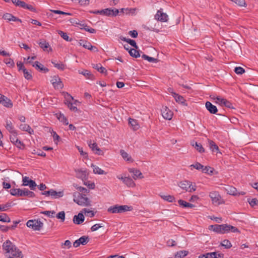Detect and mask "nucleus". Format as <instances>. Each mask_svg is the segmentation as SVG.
I'll return each instance as SVG.
<instances>
[{
    "label": "nucleus",
    "mask_w": 258,
    "mask_h": 258,
    "mask_svg": "<svg viewBox=\"0 0 258 258\" xmlns=\"http://www.w3.org/2000/svg\"><path fill=\"white\" fill-rule=\"evenodd\" d=\"M128 124L134 131L138 130L140 127L139 124H138L137 120L135 119L129 118Z\"/></svg>",
    "instance_id": "obj_22"
},
{
    "label": "nucleus",
    "mask_w": 258,
    "mask_h": 258,
    "mask_svg": "<svg viewBox=\"0 0 258 258\" xmlns=\"http://www.w3.org/2000/svg\"><path fill=\"white\" fill-rule=\"evenodd\" d=\"M173 96L174 97L176 102L180 103L181 104L184 103L185 100L182 96L175 93H173Z\"/></svg>",
    "instance_id": "obj_37"
},
{
    "label": "nucleus",
    "mask_w": 258,
    "mask_h": 258,
    "mask_svg": "<svg viewBox=\"0 0 258 258\" xmlns=\"http://www.w3.org/2000/svg\"><path fill=\"white\" fill-rule=\"evenodd\" d=\"M65 213L64 211H61L56 214V218L60 219L61 222H63L65 219Z\"/></svg>",
    "instance_id": "obj_55"
},
{
    "label": "nucleus",
    "mask_w": 258,
    "mask_h": 258,
    "mask_svg": "<svg viewBox=\"0 0 258 258\" xmlns=\"http://www.w3.org/2000/svg\"><path fill=\"white\" fill-rule=\"evenodd\" d=\"M50 196L54 198H60L63 196V192L62 191L57 192L53 189H50Z\"/></svg>",
    "instance_id": "obj_34"
},
{
    "label": "nucleus",
    "mask_w": 258,
    "mask_h": 258,
    "mask_svg": "<svg viewBox=\"0 0 258 258\" xmlns=\"http://www.w3.org/2000/svg\"><path fill=\"white\" fill-rule=\"evenodd\" d=\"M228 228L227 229V233L229 231H232L233 232H238L239 233L240 231L238 230V228H237L236 227L233 226L232 225H228Z\"/></svg>",
    "instance_id": "obj_57"
},
{
    "label": "nucleus",
    "mask_w": 258,
    "mask_h": 258,
    "mask_svg": "<svg viewBox=\"0 0 258 258\" xmlns=\"http://www.w3.org/2000/svg\"><path fill=\"white\" fill-rule=\"evenodd\" d=\"M191 166L194 167L195 168L198 170L203 169V168H204V166L198 162L196 163L195 164L191 165Z\"/></svg>",
    "instance_id": "obj_64"
},
{
    "label": "nucleus",
    "mask_w": 258,
    "mask_h": 258,
    "mask_svg": "<svg viewBox=\"0 0 258 258\" xmlns=\"http://www.w3.org/2000/svg\"><path fill=\"white\" fill-rule=\"evenodd\" d=\"M10 194L12 196L20 197H28L33 198L35 196V194L27 188L21 189L20 188H13L10 190Z\"/></svg>",
    "instance_id": "obj_3"
},
{
    "label": "nucleus",
    "mask_w": 258,
    "mask_h": 258,
    "mask_svg": "<svg viewBox=\"0 0 258 258\" xmlns=\"http://www.w3.org/2000/svg\"><path fill=\"white\" fill-rule=\"evenodd\" d=\"M4 62L8 65H9L10 67H13L15 66V63L14 60L11 58H6L4 60Z\"/></svg>",
    "instance_id": "obj_58"
},
{
    "label": "nucleus",
    "mask_w": 258,
    "mask_h": 258,
    "mask_svg": "<svg viewBox=\"0 0 258 258\" xmlns=\"http://www.w3.org/2000/svg\"><path fill=\"white\" fill-rule=\"evenodd\" d=\"M222 102L221 104L222 106H225L228 108L233 109L234 107H233L232 104L228 100L224 99V100H222Z\"/></svg>",
    "instance_id": "obj_42"
},
{
    "label": "nucleus",
    "mask_w": 258,
    "mask_h": 258,
    "mask_svg": "<svg viewBox=\"0 0 258 258\" xmlns=\"http://www.w3.org/2000/svg\"><path fill=\"white\" fill-rule=\"evenodd\" d=\"M39 46L43 49L44 51H51L52 49L48 42L44 39H40L38 42Z\"/></svg>",
    "instance_id": "obj_16"
},
{
    "label": "nucleus",
    "mask_w": 258,
    "mask_h": 258,
    "mask_svg": "<svg viewBox=\"0 0 258 258\" xmlns=\"http://www.w3.org/2000/svg\"><path fill=\"white\" fill-rule=\"evenodd\" d=\"M19 128L22 131L27 132L30 135L34 133L33 130L27 124H21L19 126Z\"/></svg>",
    "instance_id": "obj_21"
},
{
    "label": "nucleus",
    "mask_w": 258,
    "mask_h": 258,
    "mask_svg": "<svg viewBox=\"0 0 258 258\" xmlns=\"http://www.w3.org/2000/svg\"><path fill=\"white\" fill-rule=\"evenodd\" d=\"M128 171L130 173L133 174V178L135 179H136L138 178L140 179L144 178V176H143L142 172L138 169L135 168H130L128 169Z\"/></svg>",
    "instance_id": "obj_17"
},
{
    "label": "nucleus",
    "mask_w": 258,
    "mask_h": 258,
    "mask_svg": "<svg viewBox=\"0 0 258 258\" xmlns=\"http://www.w3.org/2000/svg\"><path fill=\"white\" fill-rule=\"evenodd\" d=\"M50 11L52 13H53L54 14H61V15H72L70 13L64 12L63 11H59V10H51Z\"/></svg>",
    "instance_id": "obj_62"
},
{
    "label": "nucleus",
    "mask_w": 258,
    "mask_h": 258,
    "mask_svg": "<svg viewBox=\"0 0 258 258\" xmlns=\"http://www.w3.org/2000/svg\"><path fill=\"white\" fill-rule=\"evenodd\" d=\"M248 202L251 207H254L258 205V200L256 198L252 199L250 200H248Z\"/></svg>",
    "instance_id": "obj_61"
},
{
    "label": "nucleus",
    "mask_w": 258,
    "mask_h": 258,
    "mask_svg": "<svg viewBox=\"0 0 258 258\" xmlns=\"http://www.w3.org/2000/svg\"><path fill=\"white\" fill-rule=\"evenodd\" d=\"M188 253V251L187 250H180L175 254L174 258H181L187 255Z\"/></svg>",
    "instance_id": "obj_35"
},
{
    "label": "nucleus",
    "mask_w": 258,
    "mask_h": 258,
    "mask_svg": "<svg viewBox=\"0 0 258 258\" xmlns=\"http://www.w3.org/2000/svg\"><path fill=\"white\" fill-rule=\"evenodd\" d=\"M104 16L108 17H115L119 14V10L117 9L107 8L104 9Z\"/></svg>",
    "instance_id": "obj_14"
},
{
    "label": "nucleus",
    "mask_w": 258,
    "mask_h": 258,
    "mask_svg": "<svg viewBox=\"0 0 258 258\" xmlns=\"http://www.w3.org/2000/svg\"><path fill=\"white\" fill-rule=\"evenodd\" d=\"M161 113L164 118L167 120L171 119L173 112L166 106H163L161 109Z\"/></svg>",
    "instance_id": "obj_12"
},
{
    "label": "nucleus",
    "mask_w": 258,
    "mask_h": 258,
    "mask_svg": "<svg viewBox=\"0 0 258 258\" xmlns=\"http://www.w3.org/2000/svg\"><path fill=\"white\" fill-rule=\"evenodd\" d=\"M28 62L30 64H31L32 66L35 68L36 69L39 70L40 71H42L44 73H47L49 71L48 69L47 68L44 67L43 65L40 63L39 62L36 61L34 62L29 61Z\"/></svg>",
    "instance_id": "obj_15"
},
{
    "label": "nucleus",
    "mask_w": 258,
    "mask_h": 258,
    "mask_svg": "<svg viewBox=\"0 0 258 258\" xmlns=\"http://www.w3.org/2000/svg\"><path fill=\"white\" fill-rule=\"evenodd\" d=\"M22 182V185L28 186L30 189L32 190H34L37 186L35 181L30 179L27 176L23 177Z\"/></svg>",
    "instance_id": "obj_9"
},
{
    "label": "nucleus",
    "mask_w": 258,
    "mask_h": 258,
    "mask_svg": "<svg viewBox=\"0 0 258 258\" xmlns=\"http://www.w3.org/2000/svg\"><path fill=\"white\" fill-rule=\"evenodd\" d=\"M58 33L65 40H66L67 41H69V42L72 41V39L70 38L69 37V36L68 35L67 33L63 32L62 31H59L58 32Z\"/></svg>",
    "instance_id": "obj_46"
},
{
    "label": "nucleus",
    "mask_w": 258,
    "mask_h": 258,
    "mask_svg": "<svg viewBox=\"0 0 258 258\" xmlns=\"http://www.w3.org/2000/svg\"><path fill=\"white\" fill-rule=\"evenodd\" d=\"M208 142H209V147H210V150L213 152L218 153L219 152V147L215 144V143L212 140H209Z\"/></svg>",
    "instance_id": "obj_24"
},
{
    "label": "nucleus",
    "mask_w": 258,
    "mask_h": 258,
    "mask_svg": "<svg viewBox=\"0 0 258 258\" xmlns=\"http://www.w3.org/2000/svg\"><path fill=\"white\" fill-rule=\"evenodd\" d=\"M84 216L82 213H79L78 215H75L73 218V222L75 224L79 225L84 221Z\"/></svg>",
    "instance_id": "obj_20"
},
{
    "label": "nucleus",
    "mask_w": 258,
    "mask_h": 258,
    "mask_svg": "<svg viewBox=\"0 0 258 258\" xmlns=\"http://www.w3.org/2000/svg\"><path fill=\"white\" fill-rule=\"evenodd\" d=\"M13 144L18 148L22 150L24 149L25 147L24 144L19 139H18V141H16Z\"/></svg>",
    "instance_id": "obj_51"
},
{
    "label": "nucleus",
    "mask_w": 258,
    "mask_h": 258,
    "mask_svg": "<svg viewBox=\"0 0 258 258\" xmlns=\"http://www.w3.org/2000/svg\"><path fill=\"white\" fill-rule=\"evenodd\" d=\"M227 224H221V225H211L209 226V229L210 230H213V231L221 234H224L227 233Z\"/></svg>",
    "instance_id": "obj_5"
},
{
    "label": "nucleus",
    "mask_w": 258,
    "mask_h": 258,
    "mask_svg": "<svg viewBox=\"0 0 258 258\" xmlns=\"http://www.w3.org/2000/svg\"><path fill=\"white\" fill-rule=\"evenodd\" d=\"M207 255L210 258H224V254L223 253H218L217 252H208Z\"/></svg>",
    "instance_id": "obj_30"
},
{
    "label": "nucleus",
    "mask_w": 258,
    "mask_h": 258,
    "mask_svg": "<svg viewBox=\"0 0 258 258\" xmlns=\"http://www.w3.org/2000/svg\"><path fill=\"white\" fill-rule=\"evenodd\" d=\"M6 125L5 127L6 129L10 133H15V132L16 131V130H15L14 125L12 122V121L10 120L7 119L6 121Z\"/></svg>",
    "instance_id": "obj_23"
},
{
    "label": "nucleus",
    "mask_w": 258,
    "mask_h": 258,
    "mask_svg": "<svg viewBox=\"0 0 258 258\" xmlns=\"http://www.w3.org/2000/svg\"><path fill=\"white\" fill-rule=\"evenodd\" d=\"M12 206V203L9 202L5 204L0 205V211H6Z\"/></svg>",
    "instance_id": "obj_45"
},
{
    "label": "nucleus",
    "mask_w": 258,
    "mask_h": 258,
    "mask_svg": "<svg viewBox=\"0 0 258 258\" xmlns=\"http://www.w3.org/2000/svg\"><path fill=\"white\" fill-rule=\"evenodd\" d=\"M0 103L8 108H12L13 106L11 100L4 95L3 96L2 98L1 99Z\"/></svg>",
    "instance_id": "obj_18"
},
{
    "label": "nucleus",
    "mask_w": 258,
    "mask_h": 258,
    "mask_svg": "<svg viewBox=\"0 0 258 258\" xmlns=\"http://www.w3.org/2000/svg\"><path fill=\"white\" fill-rule=\"evenodd\" d=\"M91 167L93 168V171L95 174H106V173L104 170H102L99 167H98L93 164H91Z\"/></svg>",
    "instance_id": "obj_29"
},
{
    "label": "nucleus",
    "mask_w": 258,
    "mask_h": 258,
    "mask_svg": "<svg viewBox=\"0 0 258 258\" xmlns=\"http://www.w3.org/2000/svg\"><path fill=\"white\" fill-rule=\"evenodd\" d=\"M155 19L157 21L166 22L168 21V15L164 13H163L161 10H158L155 16Z\"/></svg>",
    "instance_id": "obj_13"
},
{
    "label": "nucleus",
    "mask_w": 258,
    "mask_h": 258,
    "mask_svg": "<svg viewBox=\"0 0 258 258\" xmlns=\"http://www.w3.org/2000/svg\"><path fill=\"white\" fill-rule=\"evenodd\" d=\"M191 144V145L200 153H202L205 152V149L201 143H198L197 142L194 143V142H192Z\"/></svg>",
    "instance_id": "obj_27"
},
{
    "label": "nucleus",
    "mask_w": 258,
    "mask_h": 258,
    "mask_svg": "<svg viewBox=\"0 0 258 258\" xmlns=\"http://www.w3.org/2000/svg\"><path fill=\"white\" fill-rule=\"evenodd\" d=\"M14 4H15L16 6H18L19 7H22V4H23L24 1H21L20 0H10Z\"/></svg>",
    "instance_id": "obj_63"
},
{
    "label": "nucleus",
    "mask_w": 258,
    "mask_h": 258,
    "mask_svg": "<svg viewBox=\"0 0 258 258\" xmlns=\"http://www.w3.org/2000/svg\"><path fill=\"white\" fill-rule=\"evenodd\" d=\"M26 225L33 230L39 231L43 227V224L39 219L30 220L27 221Z\"/></svg>",
    "instance_id": "obj_6"
},
{
    "label": "nucleus",
    "mask_w": 258,
    "mask_h": 258,
    "mask_svg": "<svg viewBox=\"0 0 258 258\" xmlns=\"http://www.w3.org/2000/svg\"><path fill=\"white\" fill-rule=\"evenodd\" d=\"M120 154L123 158V159L128 162H133V159L132 158L131 156L129 155L126 152H125L123 150H121L120 151Z\"/></svg>",
    "instance_id": "obj_26"
},
{
    "label": "nucleus",
    "mask_w": 258,
    "mask_h": 258,
    "mask_svg": "<svg viewBox=\"0 0 258 258\" xmlns=\"http://www.w3.org/2000/svg\"><path fill=\"white\" fill-rule=\"evenodd\" d=\"M89 238L88 236H83L78 239L80 241L81 244L86 245L89 241Z\"/></svg>",
    "instance_id": "obj_44"
},
{
    "label": "nucleus",
    "mask_w": 258,
    "mask_h": 258,
    "mask_svg": "<svg viewBox=\"0 0 258 258\" xmlns=\"http://www.w3.org/2000/svg\"><path fill=\"white\" fill-rule=\"evenodd\" d=\"M206 107L207 109L211 114H216L218 112L217 108L216 106L213 105L210 102L207 101L206 103Z\"/></svg>",
    "instance_id": "obj_19"
},
{
    "label": "nucleus",
    "mask_w": 258,
    "mask_h": 258,
    "mask_svg": "<svg viewBox=\"0 0 258 258\" xmlns=\"http://www.w3.org/2000/svg\"><path fill=\"white\" fill-rule=\"evenodd\" d=\"M234 72L237 74L241 75L245 72V70L240 67H237L235 68Z\"/></svg>",
    "instance_id": "obj_59"
},
{
    "label": "nucleus",
    "mask_w": 258,
    "mask_h": 258,
    "mask_svg": "<svg viewBox=\"0 0 258 258\" xmlns=\"http://www.w3.org/2000/svg\"><path fill=\"white\" fill-rule=\"evenodd\" d=\"M24 76L25 79L27 80H30L32 79V76L31 75V72H28V71L26 69H24L23 71Z\"/></svg>",
    "instance_id": "obj_53"
},
{
    "label": "nucleus",
    "mask_w": 258,
    "mask_h": 258,
    "mask_svg": "<svg viewBox=\"0 0 258 258\" xmlns=\"http://www.w3.org/2000/svg\"><path fill=\"white\" fill-rule=\"evenodd\" d=\"M178 185L182 189L190 192H192L196 190V185H192V183L187 180L181 181Z\"/></svg>",
    "instance_id": "obj_7"
},
{
    "label": "nucleus",
    "mask_w": 258,
    "mask_h": 258,
    "mask_svg": "<svg viewBox=\"0 0 258 258\" xmlns=\"http://www.w3.org/2000/svg\"><path fill=\"white\" fill-rule=\"evenodd\" d=\"M142 57L144 58L145 60H147L148 61L150 62H157V59L155 58L152 57H150L148 55H147L146 54H143L142 56Z\"/></svg>",
    "instance_id": "obj_48"
},
{
    "label": "nucleus",
    "mask_w": 258,
    "mask_h": 258,
    "mask_svg": "<svg viewBox=\"0 0 258 258\" xmlns=\"http://www.w3.org/2000/svg\"><path fill=\"white\" fill-rule=\"evenodd\" d=\"M160 196L162 199L166 201L171 203L175 202V199L173 196L164 195H160Z\"/></svg>",
    "instance_id": "obj_32"
},
{
    "label": "nucleus",
    "mask_w": 258,
    "mask_h": 258,
    "mask_svg": "<svg viewBox=\"0 0 258 258\" xmlns=\"http://www.w3.org/2000/svg\"><path fill=\"white\" fill-rule=\"evenodd\" d=\"M213 169L209 166L204 167L202 169V171L205 173L212 174L213 173Z\"/></svg>",
    "instance_id": "obj_60"
},
{
    "label": "nucleus",
    "mask_w": 258,
    "mask_h": 258,
    "mask_svg": "<svg viewBox=\"0 0 258 258\" xmlns=\"http://www.w3.org/2000/svg\"><path fill=\"white\" fill-rule=\"evenodd\" d=\"M64 98V103L67 105L68 107L70 109V110L74 111H77V107L74 106L72 102V101L74 100V98L68 93H65Z\"/></svg>",
    "instance_id": "obj_10"
},
{
    "label": "nucleus",
    "mask_w": 258,
    "mask_h": 258,
    "mask_svg": "<svg viewBox=\"0 0 258 258\" xmlns=\"http://www.w3.org/2000/svg\"><path fill=\"white\" fill-rule=\"evenodd\" d=\"M226 190L227 194H228L229 195H233V196L236 195L237 190H236V188H235L233 186H228L227 187V188H226Z\"/></svg>",
    "instance_id": "obj_38"
},
{
    "label": "nucleus",
    "mask_w": 258,
    "mask_h": 258,
    "mask_svg": "<svg viewBox=\"0 0 258 258\" xmlns=\"http://www.w3.org/2000/svg\"><path fill=\"white\" fill-rule=\"evenodd\" d=\"M93 68L96 70H97L98 72L102 74H106L107 70L106 69L103 67L100 63L98 64H93Z\"/></svg>",
    "instance_id": "obj_25"
},
{
    "label": "nucleus",
    "mask_w": 258,
    "mask_h": 258,
    "mask_svg": "<svg viewBox=\"0 0 258 258\" xmlns=\"http://www.w3.org/2000/svg\"><path fill=\"white\" fill-rule=\"evenodd\" d=\"M82 212H84L86 216H89L90 217H93L95 215L94 212L93 211L90 210L86 208L83 209Z\"/></svg>",
    "instance_id": "obj_49"
},
{
    "label": "nucleus",
    "mask_w": 258,
    "mask_h": 258,
    "mask_svg": "<svg viewBox=\"0 0 258 258\" xmlns=\"http://www.w3.org/2000/svg\"><path fill=\"white\" fill-rule=\"evenodd\" d=\"M56 116L57 119L61 122H63L65 125H68L69 124L68 120L66 117L62 113H59L58 114H56Z\"/></svg>",
    "instance_id": "obj_31"
},
{
    "label": "nucleus",
    "mask_w": 258,
    "mask_h": 258,
    "mask_svg": "<svg viewBox=\"0 0 258 258\" xmlns=\"http://www.w3.org/2000/svg\"><path fill=\"white\" fill-rule=\"evenodd\" d=\"M79 74H82L84 76L87 77L88 79H92V77H93V75L91 74L90 72L85 70L83 71H79Z\"/></svg>",
    "instance_id": "obj_52"
},
{
    "label": "nucleus",
    "mask_w": 258,
    "mask_h": 258,
    "mask_svg": "<svg viewBox=\"0 0 258 258\" xmlns=\"http://www.w3.org/2000/svg\"><path fill=\"white\" fill-rule=\"evenodd\" d=\"M233 2L240 7H246V4L245 0H233Z\"/></svg>",
    "instance_id": "obj_54"
},
{
    "label": "nucleus",
    "mask_w": 258,
    "mask_h": 258,
    "mask_svg": "<svg viewBox=\"0 0 258 258\" xmlns=\"http://www.w3.org/2000/svg\"><path fill=\"white\" fill-rule=\"evenodd\" d=\"M11 135L10 136V141L14 144L16 141H18L17 135L18 133L17 131L15 132V133H11Z\"/></svg>",
    "instance_id": "obj_47"
},
{
    "label": "nucleus",
    "mask_w": 258,
    "mask_h": 258,
    "mask_svg": "<svg viewBox=\"0 0 258 258\" xmlns=\"http://www.w3.org/2000/svg\"><path fill=\"white\" fill-rule=\"evenodd\" d=\"M21 8L29 10L30 11L33 12H36V10L34 7H33L31 5H28V4H26L25 2H23V4H22Z\"/></svg>",
    "instance_id": "obj_36"
},
{
    "label": "nucleus",
    "mask_w": 258,
    "mask_h": 258,
    "mask_svg": "<svg viewBox=\"0 0 258 258\" xmlns=\"http://www.w3.org/2000/svg\"><path fill=\"white\" fill-rule=\"evenodd\" d=\"M209 197L211 199L212 204L218 206L223 203L221 197L218 191H212L209 193Z\"/></svg>",
    "instance_id": "obj_8"
},
{
    "label": "nucleus",
    "mask_w": 258,
    "mask_h": 258,
    "mask_svg": "<svg viewBox=\"0 0 258 258\" xmlns=\"http://www.w3.org/2000/svg\"><path fill=\"white\" fill-rule=\"evenodd\" d=\"M3 248L7 256L9 258H23L22 251L11 241L7 240L3 244Z\"/></svg>",
    "instance_id": "obj_1"
},
{
    "label": "nucleus",
    "mask_w": 258,
    "mask_h": 258,
    "mask_svg": "<svg viewBox=\"0 0 258 258\" xmlns=\"http://www.w3.org/2000/svg\"><path fill=\"white\" fill-rule=\"evenodd\" d=\"M52 85L55 89H61L63 87V84L61 81L60 78L59 79V80L55 82Z\"/></svg>",
    "instance_id": "obj_41"
},
{
    "label": "nucleus",
    "mask_w": 258,
    "mask_h": 258,
    "mask_svg": "<svg viewBox=\"0 0 258 258\" xmlns=\"http://www.w3.org/2000/svg\"><path fill=\"white\" fill-rule=\"evenodd\" d=\"M88 144L90 148L91 149L95 154L98 155H103L104 154L103 151L98 147L96 143H92L91 141H89L88 142Z\"/></svg>",
    "instance_id": "obj_11"
},
{
    "label": "nucleus",
    "mask_w": 258,
    "mask_h": 258,
    "mask_svg": "<svg viewBox=\"0 0 258 258\" xmlns=\"http://www.w3.org/2000/svg\"><path fill=\"white\" fill-rule=\"evenodd\" d=\"M133 210L132 206L127 205H115L110 207L107 211L111 213H122L126 211H131Z\"/></svg>",
    "instance_id": "obj_4"
},
{
    "label": "nucleus",
    "mask_w": 258,
    "mask_h": 258,
    "mask_svg": "<svg viewBox=\"0 0 258 258\" xmlns=\"http://www.w3.org/2000/svg\"><path fill=\"white\" fill-rule=\"evenodd\" d=\"M124 179L123 183L128 187H134L135 186V183L131 177H126Z\"/></svg>",
    "instance_id": "obj_33"
},
{
    "label": "nucleus",
    "mask_w": 258,
    "mask_h": 258,
    "mask_svg": "<svg viewBox=\"0 0 258 258\" xmlns=\"http://www.w3.org/2000/svg\"><path fill=\"white\" fill-rule=\"evenodd\" d=\"M51 62L53 64L54 67L58 70L63 71L65 69V65L62 62L56 63L54 61H52Z\"/></svg>",
    "instance_id": "obj_43"
},
{
    "label": "nucleus",
    "mask_w": 258,
    "mask_h": 258,
    "mask_svg": "<svg viewBox=\"0 0 258 258\" xmlns=\"http://www.w3.org/2000/svg\"><path fill=\"white\" fill-rule=\"evenodd\" d=\"M0 221L9 223L11 222V219L7 214L3 213L0 215Z\"/></svg>",
    "instance_id": "obj_39"
},
{
    "label": "nucleus",
    "mask_w": 258,
    "mask_h": 258,
    "mask_svg": "<svg viewBox=\"0 0 258 258\" xmlns=\"http://www.w3.org/2000/svg\"><path fill=\"white\" fill-rule=\"evenodd\" d=\"M129 53L131 56L134 57L135 58H138L140 56L139 52L134 48H131L129 50Z\"/></svg>",
    "instance_id": "obj_40"
},
{
    "label": "nucleus",
    "mask_w": 258,
    "mask_h": 258,
    "mask_svg": "<svg viewBox=\"0 0 258 258\" xmlns=\"http://www.w3.org/2000/svg\"><path fill=\"white\" fill-rule=\"evenodd\" d=\"M77 196L75 193L73 195L74 202L81 206L87 207L91 205L90 200L86 197L85 195L79 192L77 193Z\"/></svg>",
    "instance_id": "obj_2"
},
{
    "label": "nucleus",
    "mask_w": 258,
    "mask_h": 258,
    "mask_svg": "<svg viewBox=\"0 0 258 258\" xmlns=\"http://www.w3.org/2000/svg\"><path fill=\"white\" fill-rule=\"evenodd\" d=\"M85 44L84 47L85 49H87L93 52H98V48L95 46L92 45L90 42L87 41L86 42H85Z\"/></svg>",
    "instance_id": "obj_28"
},
{
    "label": "nucleus",
    "mask_w": 258,
    "mask_h": 258,
    "mask_svg": "<svg viewBox=\"0 0 258 258\" xmlns=\"http://www.w3.org/2000/svg\"><path fill=\"white\" fill-rule=\"evenodd\" d=\"M41 213L46 215L50 217H54L55 212L54 211H45L41 212Z\"/></svg>",
    "instance_id": "obj_56"
},
{
    "label": "nucleus",
    "mask_w": 258,
    "mask_h": 258,
    "mask_svg": "<svg viewBox=\"0 0 258 258\" xmlns=\"http://www.w3.org/2000/svg\"><path fill=\"white\" fill-rule=\"evenodd\" d=\"M221 245L226 248H230L232 247L231 242L227 239L224 240L221 243Z\"/></svg>",
    "instance_id": "obj_50"
}]
</instances>
